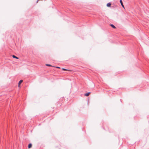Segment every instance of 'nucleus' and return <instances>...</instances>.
Masks as SVG:
<instances>
[{
	"instance_id": "nucleus-10",
	"label": "nucleus",
	"mask_w": 149,
	"mask_h": 149,
	"mask_svg": "<svg viewBox=\"0 0 149 149\" xmlns=\"http://www.w3.org/2000/svg\"><path fill=\"white\" fill-rule=\"evenodd\" d=\"M57 68H60L59 67H56Z\"/></svg>"
},
{
	"instance_id": "nucleus-7",
	"label": "nucleus",
	"mask_w": 149,
	"mask_h": 149,
	"mask_svg": "<svg viewBox=\"0 0 149 149\" xmlns=\"http://www.w3.org/2000/svg\"><path fill=\"white\" fill-rule=\"evenodd\" d=\"M62 70L64 71H71V70H67V69H64V68H62Z\"/></svg>"
},
{
	"instance_id": "nucleus-6",
	"label": "nucleus",
	"mask_w": 149,
	"mask_h": 149,
	"mask_svg": "<svg viewBox=\"0 0 149 149\" xmlns=\"http://www.w3.org/2000/svg\"><path fill=\"white\" fill-rule=\"evenodd\" d=\"M32 145L31 143H30L28 145V148H31L32 147Z\"/></svg>"
},
{
	"instance_id": "nucleus-2",
	"label": "nucleus",
	"mask_w": 149,
	"mask_h": 149,
	"mask_svg": "<svg viewBox=\"0 0 149 149\" xmlns=\"http://www.w3.org/2000/svg\"><path fill=\"white\" fill-rule=\"evenodd\" d=\"M23 82V80H20L18 83V87H19L20 86L21 84V83Z\"/></svg>"
},
{
	"instance_id": "nucleus-8",
	"label": "nucleus",
	"mask_w": 149,
	"mask_h": 149,
	"mask_svg": "<svg viewBox=\"0 0 149 149\" xmlns=\"http://www.w3.org/2000/svg\"><path fill=\"white\" fill-rule=\"evenodd\" d=\"M12 56H13V58H15L17 59H18V58L17 57H16V56H15V55H13Z\"/></svg>"
},
{
	"instance_id": "nucleus-4",
	"label": "nucleus",
	"mask_w": 149,
	"mask_h": 149,
	"mask_svg": "<svg viewBox=\"0 0 149 149\" xmlns=\"http://www.w3.org/2000/svg\"><path fill=\"white\" fill-rule=\"evenodd\" d=\"M111 4L110 3H108L107 4V6L108 7H109L111 6Z\"/></svg>"
},
{
	"instance_id": "nucleus-5",
	"label": "nucleus",
	"mask_w": 149,
	"mask_h": 149,
	"mask_svg": "<svg viewBox=\"0 0 149 149\" xmlns=\"http://www.w3.org/2000/svg\"><path fill=\"white\" fill-rule=\"evenodd\" d=\"M90 93H86L85 94V95L86 96H88L89 95H90Z\"/></svg>"
},
{
	"instance_id": "nucleus-9",
	"label": "nucleus",
	"mask_w": 149,
	"mask_h": 149,
	"mask_svg": "<svg viewBox=\"0 0 149 149\" xmlns=\"http://www.w3.org/2000/svg\"><path fill=\"white\" fill-rule=\"evenodd\" d=\"M46 65L48 66H52L51 65L49 64H46Z\"/></svg>"
},
{
	"instance_id": "nucleus-3",
	"label": "nucleus",
	"mask_w": 149,
	"mask_h": 149,
	"mask_svg": "<svg viewBox=\"0 0 149 149\" xmlns=\"http://www.w3.org/2000/svg\"><path fill=\"white\" fill-rule=\"evenodd\" d=\"M110 26L112 27L113 29H116V27L113 24H110Z\"/></svg>"
},
{
	"instance_id": "nucleus-1",
	"label": "nucleus",
	"mask_w": 149,
	"mask_h": 149,
	"mask_svg": "<svg viewBox=\"0 0 149 149\" xmlns=\"http://www.w3.org/2000/svg\"><path fill=\"white\" fill-rule=\"evenodd\" d=\"M120 2L121 4V6H122L125 9V7L123 4V2H122V0H120Z\"/></svg>"
}]
</instances>
